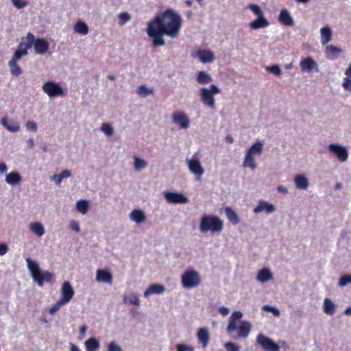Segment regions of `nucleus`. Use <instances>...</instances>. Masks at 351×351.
<instances>
[{
    "label": "nucleus",
    "mask_w": 351,
    "mask_h": 351,
    "mask_svg": "<svg viewBox=\"0 0 351 351\" xmlns=\"http://www.w3.org/2000/svg\"><path fill=\"white\" fill-rule=\"evenodd\" d=\"M181 27L180 16L169 8L149 22L147 32L152 38L153 46L158 47L165 45L164 35L175 38L178 35Z\"/></svg>",
    "instance_id": "nucleus-1"
},
{
    "label": "nucleus",
    "mask_w": 351,
    "mask_h": 351,
    "mask_svg": "<svg viewBox=\"0 0 351 351\" xmlns=\"http://www.w3.org/2000/svg\"><path fill=\"white\" fill-rule=\"evenodd\" d=\"M243 316L241 311H234L229 318L228 324L227 326V332L231 334L233 331L238 330V338H246L252 328V325L250 322L243 321L241 324L237 327V322H239Z\"/></svg>",
    "instance_id": "nucleus-2"
},
{
    "label": "nucleus",
    "mask_w": 351,
    "mask_h": 351,
    "mask_svg": "<svg viewBox=\"0 0 351 351\" xmlns=\"http://www.w3.org/2000/svg\"><path fill=\"white\" fill-rule=\"evenodd\" d=\"M26 261L32 278L39 286H43L45 282H49L52 280L53 278L52 273L48 271L42 272L38 264L30 258H27Z\"/></svg>",
    "instance_id": "nucleus-3"
},
{
    "label": "nucleus",
    "mask_w": 351,
    "mask_h": 351,
    "mask_svg": "<svg viewBox=\"0 0 351 351\" xmlns=\"http://www.w3.org/2000/svg\"><path fill=\"white\" fill-rule=\"evenodd\" d=\"M223 223L217 216H204L199 223V229L201 232H219L223 229Z\"/></svg>",
    "instance_id": "nucleus-4"
},
{
    "label": "nucleus",
    "mask_w": 351,
    "mask_h": 351,
    "mask_svg": "<svg viewBox=\"0 0 351 351\" xmlns=\"http://www.w3.org/2000/svg\"><path fill=\"white\" fill-rule=\"evenodd\" d=\"M221 93L219 87L215 84L210 86L209 88H202L200 89L201 100L203 104L209 108L213 109L215 106V95Z\"/></svg>",
    "instance_id": "nucleus-5"
},
{
    "label": "nucleus",
    "mask_w": 351,
    "mask_h": 351,
    "mask_svg": "<svg viewBox=\"0 0 351 351\" xmlns=\"http://www.w3.org/2000/svg\"><path fill=\"white\" fill-rule=\"evenodd\" d=\"M248 8L257 16V19L250 23V27L252 29L264 28L269 26V21L264 17L263 12L261 7L257 4L250 3Z\"/></svg>",
    "instance_id": "nucleus-6"
},
{
    "label": "nucleus",
    "mask_w": 351,
    "mask_h": 351,
    "mask_svg": "<svg viewBox=\"0 0 351 351\" xmlns=\"http://www.w3.org/2000/svg\"><path fill=\"white\" fill-rule=\"evenodd\" d=\"M181 282L186 289L197 287L201 282L200 276L195 270L187 269L182 275Z\"/></svg>",
    "instance_id": "nucleus-7"
},
{
    "label": "nucleus",
    "mask_w": 351,
    "mask_h": 351,
    "mask_svg": "<svg viewBox=\"0 0 351 351\" xmlns=\"http://www.w3.org/2000/svg\"><path fill=\"white\" fill-rule=\"evenodd\" d=\"M43 90L49 97L64 96L62 88L52 81H47L42 86Z\"/></svg>",
    "instance_id": "nucleus-8"
},
{
    "label": "nucleus",
    "mask_w": 351,
    "mask_h": 351,
    "mask_svg": "<svg viewBox=\"0 0 351 351\" xmlns=\"http://www.w3.org/2000/svg\"><path fill=\"white\" fill-rule=\"evenodd\" d=\"M256 341L261 345L265 351H279L280 347L273 340L260 333L256 337Z\"/></svg>",
    "instance_id": "nucleus-9"
},
{
    "label": "nucleus",
    "mask_w": 351,
    "mask_h": 351,
    "mask_svg": "<svg viewBox=\"0 0 351 351\" xmlns=\"http://www.w3.org/2000/svg\"><path fill=\"white\" fill-rule=\"evenodd\" d=\"M328 150L333 153L337 159L342 162L346 161L349 156L347 149L338 144H330L328 146Z\"/></svg>",
    "instance_id": "nucleus-10"
},
{
    "label": "nucleus",
    "mask_w": 351,
    "mask_h": 351,
    "mask_svg": "<svg viewBox=\"0 0 351 351\" xmlns=\"http://www.w3.org/2000/svg\"><path fill=\"white\" fill-rule=\"evenodd\" d=\"M187 165L189 171L196 176V180H200L204 173V169L197 159L192 158L187 160Z\"/></svg>",
    "instance_id": "nucleus-11"
},
{
    "label": "nucleus",
    "mask_w": 351,
    "mask_h": 351,
    "mask_svg": "<svg viewBox=\"0 0 351 351\" xmlns=\"http://www.w3.org/2000/svg\"><path fill=\"white\" fill-rule=\"evenodd\" d=\"M74 290L69 281H64L61 287L60 300L66 303H69L74 295Z\"/></svg>",
    "instance_id": "nucleus-12"
},
{
    "label": "nucleus",
    "mask_w": 351,
    "mask_h": 351,
    "mask_svg": "<svg viewBox=\"0 0 351 351\" xmlns=\"http://www.w3.org/2000/svg\"><path fill=\"white\" fill-rule=\"evenodd\" d=\"M165 197L169 203L173 204H186L188 199L182 193L175 192H167L165 193Z\"/></svg>",
    "instance_id": "nucleus-13"
},
{
    "label": "nucleus",
    "mask_w": 351,
    "mask_h": 351,
    "mask_svg": "<svg viewBox=\"0 0 351 351\" xmlns=\"http://www.w3.org/2000/svg\"><path fill=\"white\" fill-rule=\"evenodd\" d=\"M35 52L38 54L45 53L49 47V43L47 40L44 38H35L33 43Z\"/></svg>",
    "instance_id": "nucleus-14"
},
{
    "label": "nucleus",
    "mask_w": 351,
    "mask_h": 351,
    "mask_svg": "<svg viewBox=\"0 0 351 351\" xmlns=\"http://www.w3.org/2000/svg\"><path fill=\"white\" fill-rule=\"evenodd\" d=\"M172 119L173 121L182 128L186 129L189 126V119L184 112H174Z\"/></svg>",
    "instance_id": "nucleus-15"
},
{
    "label": "nucleus",
    "mask_w": 351,
    "mask_h": 351,
    "mask_svg": "<svg viewBox=\"0 0 351 351\" xmlns=\"http://www.w3.org/2000/svg\"><path fill=\"white\" fill-rule=\"evenodd\" d=\"M96 280L99 282L112 283V275L110 271L99 269L96 271Z\"/></svg>",
    "instance_id": "nucleus-16"
},
{
    "label": "nucleus",
    "mask_w": 351,
    "mask_h": 351,
    "mask_svg": "<svg viewBox=\"0 0 351 351\" xmlns=\"http://www.w3.org/2000/svg\"><path fill=\"white\" fill-rule=\"evenodd\" d=\"M300 66L302 71L310 72L317 68V63L311 57H307L300 61Z\"/></svg>",
    "instance_id": "nucleus-17"
},
{
    "label": "nucleus",
    "mask_w": 351,
    "mask_h": 351,
    "mask_svg": "<svg viewBox=\"0 0 351 351\" xmlns=\"http://www.w3.org/2000/svg\"><path fill=\"white\" fill-rule=\"evenodd\" d=\"M274 210L275 207L273 204H269L265 201H260L258 206L254 209V213L257 214L263 211H266L267 213H271Z\"/></svg>",
    "instance_id": "nucleus-18"
},
{
    "label": "nucleus",
    "mask_w": 351,
    "mask_h": 351,
    "mask_svg": "<svg viewBox=\"0 0 351 351\" xmlns=\"http://www.w3.org/2000/svg\"><path fill=\"white\" fill-rule=\"evenodd\" d=\"M278 21L286 26L293 25V21L290 14L286 9H282L279 14Z\"/></svg>",
    "instance_id": "nucleus-19"
},
{
    "label": "nucleus",
    "mask_w": 351,
    "mask_h": 351,
    "mask_svg": "<svg viewBox=\"0 0 351 351\" xmlns=\"http://www.w3.org/2000/svg\"><path fill=\"white\" fill-rule=\"evenodd\" d=\"M165 287L159 284L151 285L144 292V296L147 297L153 294H161L165 291Z\"/></svg>",
    "instance_id": "nucleus-20"
},
{
    "label": "nucleus",
    "mask_w": 351,
    "mask_h": 351,
    "mask_svg": "<svg viewBox=\"0 0 351 351\" xmlns=\"http://www.w3.org/2000/svg\"><path fill=\"white\" fill-rule=\"evenodd\" d=\"M294 182L296 188L300 190L306 189L309 185L308 179L301 174H298L295 176Z\"/></svg>",
    "instance_id": "nucleus-21"
},
{
    "label": "nucleus",
    "mask_w": 351,
    "mask_h": 351,
    "mask_svg": "<svg viewBox=\"0 0 351 351\" xmlns=\"http://www.w3.org/2000/svg\"><path fill=\"white\" fill-rule=\"evenodd\" d=\"M197 54L203 63L211 62L214 60L213 53L208 50H199Z\"/></svg>",
    "instance_id": "nucleus-22"
},
{
    "label": "nucleus",
    "mask_w": 351,
    "mask_h": 351,
    "mask_svg": "<svg viewBox=\"0 0 351 351\" xmlns=\"http://www.w3.org/2000/svg\"><path fill=\"white\" fill-rule=\"evenodd\" d=\"M1 123L10 132H15L20 130V126L17 122L14 121H8L6 117L2 118Z\"/></svg>",
    "instance_id": "nucleus-23"
},
{
    "label": "nucleus",
    "mask_w": 351,
    "mask_h": 351,
    "mask_svg": "<svg viewBox=\"0 0 351 351\" xmlns=\"http://www.w3.org/2000/svg\"><path fill=\"white\" fill-rule=\"evenodd\" d=\"M197 338L204 348L206 347L209 341V334L206 328H199L197 333Z\"/></svg>",
    "instance_id": "nucleus-24"
},
{
    "label": "nucleus",
    "mask_w": 351,
    "mask_h": 351,
    "mask_svg": "<svg viewBox=\"0 0 351 351\" xmlns=\"http://www.w3.org/2000/svg\"><path fill=\"white\" fill-rule=\"evenodd\" d=\"M26 39H27L26 43L21 42L19 43V45H18L17 49L22 50V51L25 49V50L27 51L28 49H29L30 47H32L33 43L34 42V35L33 34H32L31 32H29L27 34Z\"/></svg>",
    "instance_id": "nucleus-25"
},
{
    "label": "nucleus",
    "mask_w": 351,
    "mask_h": 351,
    "mask_svg": "<svg viewBox=\"0 0 351 351\" xmlns=\"http://www.w3.org/2000/svg\"><path fill=\"white\" fill-rule=\"evenodd\" d=\"M130 217L132 221L137 223L143 222L146 219L143 211L140 209H135L132 210L130 215Z\"/></svg>",
    "instance_id": "nucleus-26"
},
{
    "label": "nucleus",
    "mask_w": 351,
    "mask_h": 351,
    "mask_svg": "<svg viewBox=\"0 0 351 351\" xmlns=\"http://www.w3.org/2000/svg\"><path fill=\"white\" fill-rule=\"evenodd\" d=\"M272 274L267 268L261 269L256 276L258 281L261 282H265L271 279Z\"/></svg>",
    "instance_id": "nucleus-27"
},
{
    "label": "nucleus",
    "mask_w": 351,
    "mask_h": 351,
    "mask_svg": "<svg viewBox=\"0 0 351 351\" xmlns=\"http://www.w3.org/2000/svg\"><path fill=\"white\" fill-rule=\"evenodd\" d=\"M243 167H249L252 170H254L257 165L256 163V160L254 158V156L246 152V154L244 158V160L243 162Z\"/></svg>",
    "instance_id": "nucleus-28"
},
{
    "label": "nucleus",
    "mask_w": 351,
    "mask_h": 351,
    "mask_svg": "<svg viewBox=\"0 0 351 351\" xmlns=\"http://www.w3.org/2000/svg\"><path fill=\"white\" fill-rule=\"evenodd\" d=\"M32 232L38 237H42L45 234V228L40 222H32L29 224Z\"/></svg>",
    "instance_id": "nucleus-29"
},
{
    "label": "nucleus",
    "mask_w": 351,
    "mask_h": 351,
    "mask_svg": "<svg viewBox=\"0 0 351 351\" xmlns=\"http://www.w3.org/2000/svg\"><path fill=\"white\" fill-rule=\"evenodd\" d=\"M321 42L322 45L327 44L332 38V31L329 27H324L321 29Z\"/></svg>",
    "instance_id": "nucleus-30"
},
{
    "label": "nucleus",
    "mask_w": 351,
    "mask_h": 351,
    "mask_svg": "<svg viewBox=\"0 0 351 351\" xmlns=\"http://www.w3.org/2000/svg\"><path fill=\"white\" fill-rule=\"evenodd\" d=\"M73 29L75 32L82 35H86L88 33V25L81 21H78L75 23L73 26Z\"/></svg>",
    "instance_id": "nucleus-31"
},
{
    "label": "nucleus",
    "mask_w": 351,
    "mask_h": 351,
    "mask_svg": "<svg viewBox=\"0 0 351 351\" xmlns=\"http://www.w3.org/2000/svg\"><path fill=\"white\" fill-rule=\"evenodd\" d=\"M225 213L228 220L233 224H237L239 222V217L237 213L230 207H226Z\"/></svg>",
    "instance_id": "nucleus-32"
},
{
    "label": "nucleus",
    "mask_w": 351,
    "mask_h": 351,
    "mask_svg": "<svg viewBox=\"0 0 351 351\" xmlns=\"http://www.w3.org/2000/svg\"><path fill=\"white\" fill-rule=\"evenodd\" d=\"M263 143L260 141H257L254 143L247 151V153L254 155H261L263 152Z\"/></svg>",
    "instance_id": "nucleus-33"
},
{
    "label": "nucleus",
    "mask_w": 351,
    "mask_h": 351,
    "mask_svg": "<svg viewBox=\"0 0 351 351\" xmlns=\"http://www.w3.org/2000/svg\"><path fill=\"white\" fill-rule=\"evenodd\" d=\"M5 181L9 184L15 185L21 181V177L16 172H11L6 176Z\"/></svg>",
    "instance_id": "nucleus-34"
},
{
    "label": "nucleus",
    "mask_w": 351,
    "mask_h": 351,
    "mask_svg": "<svg viewBox=\"0 0 351 351\" xmlns=\"http://www.w3.org/2000/svg\"><path fill=\"white\" fill-rule=\"evenodd\" d=\"M197 82L199 84H207L212 82V77L206 72L201 71L197 74Z\"/></svg>",
    "instance_id": "nucleus-35"
},
{
    "label": "nucleus",
    "mask_w": 351,
    "mask_h": 351,
    "mask_svg": "<svg viewBox=\"0 0 351 351\" xmlns=\"http://www.w3.org/2000/svg\"><path fill=\"white\" fill-rule=\"evenodd\" d=\"M85 346L87 351H96L99 348V341L93 337L85 341Z\"/></svg>",
    "instance_id": "nucleus-36"
},
{
    "label": "nucleus",
    "mask_w": 351,
    "mask_h": 351,
    "mask_svg": "<svg viewBox=\"0 0 351 351\" xmlns=\"http://www.w3.org/2000/svg\"><path fill=\"white\" fill-rule=\"evenodd\" d=\"M324 311L325 313L329 315H334L335 312V305L329 298H326L324 300Z\"/></svg>",
    "instance_id": "nucleus-37"
},
{
    "label": "nucleus",
    "mask_w": 351,
    "mask_h": 351,
    "mask_svg": "<svg viewBox=\"0 0 351 351\" xmlns=\"http://www.w3.org/2000/svg\"><path fill=\"white\" fill-rule=\"evenodd\" d=\"M8 65L13 75L19 76L22 73V70L17 64V61L11 59L8 62Z\"/></svg>",
    "instance_id": "nucleus-38"
},
{
    "label": "nucleus",
    "mask_w": 351,
    "mask_h": 351,
    "mask_svg": "<svg viewBox=\"0 0 351 351\" xmlns=\"http://www.w3.org/2000/svg\"><path fill=\"white\" fill-rule=\"evenodd\" d=\"M123 301L125 304H133L136 306H138L140 304L138 297L134 293H130L128 295H125L123 298Z\"/></svg>",
    "instance_id": "nucleus-39"
},
{
    "label": "nucleus",
    "mask_w": 351,
    "mask_h": 351,
    "mask_svg": "<svg viewBox=\"0 0 351 351\" xmlns=\"http://www.w3.org/2000/svg\"><path fill=\"white\" fill-rule=\"evenodd\" d=\"M76 208L82 214H86L88 210V204L86 200H80L76 204Z\"/></svg>",
    "instance_id": "nucleus-40"
},
{
    "label": "nucleus",
    "mask_w": 351,
    "mask_h": 351,
    "mask_svg": "<svg viewBox=\"0 0 351 351\" xmlns=\"http://www.w3.org/2000/svg\"><path fill=\"white\" fill-rule=\"evenodd\" d=\"M66 303L61 300L60 299L58 300L50 308L49 313L50 315L55 314L57 311L60 310V308L65 305Z\"/></svg>",
    "instance_id": "nucleus-41"
},
{
    "label": "nucleus",
    "mask_w": 351,
    "mask_h": 351,
    "mask_svg": "<svg viewBox=\"0 0 351 351\" xmlns=\"http://www.w3.org/2000/svg\"><path fill=\"white\" fill-rule=\"evenodd\" d=\"M153 90L147 88L145 85H141L137 90V93L145 97L148 95L153 94Z\"/></svg>",
    "instance_id": "nucleus-42"
},
{
    "label": "nucleus",
    "mask_w": 351,
    "mask_h": 351,
    "mask_svg": "<svg viewBox=\"0 0 351 351\" xmlns=\"http://www.w3.org/2000/svg\"><path fill=\"white\" fill-rule=\"evenodd\" d=\"M147 165V163L143 159H141L138 157L134 158V168L136 170H141L144 169Z\"/></svg>",
    "instance_id": "nucleus-43"
},
{
    "label": "nucleus",
    "mask_w": 351,
    "mask_h": 351,
    "mask_svg": "<svg viewBox=\"0 0 351 351\" xmlns=\"http://www.w3.org/2000/svg\"><path fill=\"white\" fill-rule=\"evenodd\" d=\"M351 283V275H344L339 278V285L344 287Z\"/></svg>",
    "instance_id": "nucleus-44"
},
{
    "label": "nucleus",
    "mask_w": 351,
    "mask_h": 351,
    "mask_svg": "<svg viewBox=\"0 0 351 351\" xmlns=\"http://www.w3.org/2000/svg\"><path fill=\"white\" fill-rule=\"evenodd\" d=\"M101 130L107 136H111L113 134V128L108 123H103L101 125Z\"/></svg>",
    "instance_id": "nucleus-45"
},
{
    "label": "nucleus",
    "mask_w": 351,
    "mask_h": 351,
    "mask_svg": "<svg viewBox=\"0 0 351 351\" xmlns=\"http://www.w3.org/2000/svg\"><path fill=\"white\" fill-rule=\"evenodd\" d=\"M267 71L278 76L280 75L282 73L280 68L276 64L267 66Z\"/></svg>",
    "instance_id": "nucleus-46"
},
{
    "label": "nucleus",
    "mask_w": 351,
    "mask_h": 351,
    "mask_svg": "<svg viewBox=\"0 0 351 351\" xmlns=\"http://www.w3.org/2000/svg\"><path fill=\"white\" fill-rule=\"evenodd\" d=\"M326 52L327 55L329 53L336 54L341 53V49L333 45H328L326 47Z\"/></svg>",
    "instance_id": "nucleus-47"
},
{
    "label": "nucleus",
    "mask_w": 351,
    "mask_h": 351,
    "mask_svg": "<svg viewBox=\"0 0 351 351\" xmlns=\"http://www.w3.org/2000/svg\"><path fill=\"white\" fill-rule=\"evenodd\" d=\"M119 24L123 25L130 20L131 17L127 12H121L119 15Z\"/></svg>",
    "instance_id": "nucleus-48"
},
{
    "label": "nucleus",
    "mask_w": 351,
    "mask_h": 351,
    "mask_svg": "<svg viewBox=\"0 0 351 351\" xmlns=\"http://www.w3.org/2000/svg\"><path fill=\"white\" fill-rule=\"evenodd\" d=\"M27 50H19L16 49L14 53V56L12 58V60L18 61L23 56L27 55Z\"/></svg>",
    "instance_id": "nucleus-49"
},
{
    "label": "nucleus",
    "mask_w": 351,
    "mask_h": 351,
    "mask_svg": "<svg viewBox=\"0 0 351 351\" xmlns=\"http://www.w3.org/2000/svg\"><path fill=\"white\" fill-rule=\"evenodd\" d=\"M14 6L18 9L23 8L27 5L25 0H12Z\"/></svg>",
    "instance_id": "nucleus-50"
},
{
    "label": "nucleus",
    "mask_w": 351,
    "mask_h": 351,
    "mask_svg": "<svg viewBox=\"0 0 351 351\" xmlns=\"http://www.w3.org/2000/svg\"><path fill=\"white\" fill-rule=\"evenodd\" d=\"M225 348L227 350V351H239V346L232 342L226 343Z\"/></svg>",
    "instance_id": "nucleus-51"
},
{
    "label": "nucleus",
    "mask_w": 351,
    "mask_h": 351,
    "mask_svg": "<svg viewBox=\"0 0 351 351\" xmlns=\"http://www.w3.org/2000/svg\"><path fill=\"white\" fill-rule=\"evenodd\" d=\"M178 351H194L193 347L188 346L184 344H178L176 346Z\"/></svg>",
    "instance_id": "nucleus-52"
},
{
    "label": "nucleus",
    "mask_w": 351,
    "mask_h": 351,
    "mask_svg": "<svg viewBox=\"0 0 351 351\" xmlns=\"http://www.w3.org/2000/svg\"><path fill=\"white\" fill-rule=\"evenodd\" d=\"M263 309L265 311L271 312L275 316H278L280 315L279 311L277 308H274L272 306L265 305L263 306Z\"/></svg>",
    "instance_id": "nucleus-53"
},
{
    "label": "nucleus",
    "mask_w": 351,
    "mask_h": 351,
    "mask_svg": "<svg viewBox=\"0 0 351 351\" xmlns=\"http://www.w3.org/2000/svg\"><path fill=\"white\" fill-rule=\"evenodd\" d=\"M342 86L344 89L351 91V79L349 77L344 78Z\"/></svg>",
    "instance_id": "nucleus-54"
},
{
    "label": "nucleus",
    "mask_w": 351,
    "mask_h": 351,
    "mask_svg": "<svg viewBox=\"0 0 351 351\" xmlns=\"http://www.w3.org/2000/svg\"><path fill=\"white\" fill-rule=\"evenodd\" d=\"M108 351H122V349L114 342H111L108 346Z\"/></svg>",
    "instance_id": "nucleus-55"
},
{
    "label": "nucleus",
    "mask_w": 351,
    "mask_h": 351,
    "mask_svg": "<svg viewBox=\"0 0 351 351\" xmlns=\"http://www.w3.org/2000/svg\"><path fill=\"white\" fill-rule=\"evenodd\" d=\"M27 129L36 132L37 130V124L34 121H27L26 123Z\"/></svg>",
    "instance_id": "nucleus-56"
},
{
    "label": "nucleus",
    "mask_w": 351,
    "mask_h": 351,
    "mask_svg": "<svg viewBox=\"0 0 351 351\" xmlns=\"http://www.w3.org/2000/svg\"><path fill=\"white\" fill-rule=\"evenodd\" d=\"M8 251V245L5 243H0V256H3Z\"/></svg>",
    "instance_id": "nucleus-57"
},
{
    "label": "nucleus",
    "mask_w": 351,
    "mask_h": 351,
    "mask_svg": "<svg viewBox=\"0 0 351 351\" xmlns=\"http://www.w3.org/2000/svg\"><path fill=\"white\" fill-rule=\"evenodd\" d=\"M70 228H71L73 230H74V231H75V232H78L80 231V226H79V224H78V223H77V221H71V223H70Z\"/></svg>",
    "instance_id": "nucleus-58"
},
{
    "label": "nucleus",
    "mask_w": 351,
    "mask_h": 351,
    "mask_svg": "<svg viewBox=\"0 0 351 351\" xmlns=\"http://www.w3.org/2000/svg\"><path fill=\"white\" fill-rule=\"evenodd\" d=\"M51 180H53L58 186H59L62 181V178H60L59 174L53 175L51 176Z\"/></svg>",
    "instance_id": "nucleus-59"
},
{
    "label": "nucleus",
    "mask_w": 351,
    "mask_h": 351,
    "mask_svg": "<svg viewBox=\"0 0 351 351\" xmlns=\"http://www.w3.org/2000/svg\"><path fill=\"white\" fill-rule=\"evenodd\" d=\"M60 178H62V180L64 178H69L71 176V171L69 170H63L61 171V173L59 174Z\"/></svg>",
    "instance_id": "nucleus-60"
},
{
    "label": "nucleus",
    "mask_w": 351,
    "mask_h": 351,
    "mask_svg": "<svg viewBox=\"0 0 351 351\" xmlns=\"http://www.w3.org/2000/svg\"><path fill=\"white\" fill-rule=\"evenodd\" d=\"M219 312L223 316H226L229 313V309L225 306H221L219 308Z\"/></svg>",
    "instance_id": "nucleus-61"
},
{
    "label": "nucleus",
    "mask_w": 351,
    "mask_h": 351,
    "mask_svg": "<svg viewBox=\"0 0 351 351\" xmlns=\"http://www.w3.org/2000/svg\"><path fill=\"white\" fill-rule=\"evenodd\" d=\"M277 190L278 192L282 193L283 194H287L288 193L287 189L282 185L278 186Z\"/></svg>",
    "instance_id": "nucleus-62"
},
{
    "label": "nucleus",
    "mask_w": 351,
    "mask_h": 351,
    "mask_svg": "<svg viewBox=\"0 0 351 351\" xmlns=\"http://www.w3.org/2000/svg\"><path fill=\"white\" fill-rule=\"evenodd\" d=\"M7 166L5 163L1 162L0 163V173H3L7 171Z\"/></svg>",
    "instance_id": "nucleus-63"
},
{
    "label": "nucleus",
    "mask_w": 351,
    "mask_h": 351,
    "mask_svg": "<svg viewBox=\"0 0 351 351\" xmlns=\"http://www.w3.org/2000/svg\"><path fill=\"white\" fill-rule=\"evenodd\" d=\"M346 75L348 76V77H351V64L349 65L348 68L346 70L345 72Z\"/></svg>",
    "instance_id": "nucleus-64"
}]
</instances>
